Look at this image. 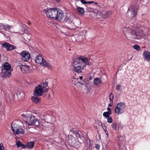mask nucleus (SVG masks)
<instances>
[{
  "label": "nucleus",
  "mask_w": 150,
  "mask_h": 150,
  "mask_svg": "<svg viewBox=\"0 0 150 150\" xmlns=\"http://www.w3.org/2000/svg\"><path fill=\"white\" fill-rule=\"evenodd\" d=\"M123 31L124 33H127V35H125L127 38L128 36L133 38L139 39L143 35L142 31L140 30L133 29L131 26H126L124 27Z\"/></svg>",
  "instance_id": "obj_1"
},
{
  "label": "nucleus",
  "mask_w": 150,
  "mask_h": 150,
  "mask_svg": "<svg viewBox=\"0 0 150 150\" xmlns=\"http://www.w3.org/2000/svg\"><path fill=\"white\" fill-rule=\"evenodd\" d=\"M83 63H81L79 59L74 62L73 64V70L78 73H81V70L85 68Z\"/></svg>",
  "instance_id": "obj_2"
},
{
  "label": "nucleus",
  "mask_w": 150,
  "mask_h": 150,
  "mask_svg": "<svg viewBox=\"0 0 150 150\" xmlns=\"http://www.w3.org/2000/svg\"><path fill=\"white\" fill-rule=\"evenodd\" d=\"M59 9L53 8L49 9L47 8L44 10L47 17L55 19L57 16V13Z\"/></svg>",
  "instance_id": "obj_3"
},
{
  "label": "nucleus",
  "mask_w": 150,
  "mask_h": 150,
  "mask_svg": "<svg viewBox=\"0 0 150 150\" xmlns=\"http://www.w3.org/2000/svg\"><path fill=\"white\" fill-rule=\"evenodd\" d=\"M126 106V105L124 103L120 102L118 103L115 109V112L118 114L123 113L125 111Z\"/></svg>",
  "instance_id": "obj_4"
},
{
  "label": "nucleus",
  "mask_w": 150,
  "mask_h": 150,
  "mask_svg": "<svg viewBox=\"0 0 150 150\" xmlns=\"http://www.w3.org/2000/svg\"><path fill=\"white\" fill-rule=\"evenodd\" d=\"M67 23V27L71 30L74 29L75 27V23L74 19L71 16H68L66 17V19L64 21Z\"/></svg>",
  "instance_id": "obj_5"
},
{
  "label": "nucleus",
  "mask_w": 150,
  "mask_h": 150,
  "mask_svg": "<svg viewBox=\"0 0 150 150\" xmlns=\"http://www.w3.org/2000/svg\"><path fill=\"white\" fill-rule=\"evenodd\" d=\"M57 13V16L55 19L59 21H64L66 19L67 16H68V15H64L63 11L60 9H59Z\"/></svg>",
  "instance_id": "obj_6"
},
{
  "label": "nucleus",
  "mask_w": 150,
  "mask_h": 150,
  "mask_svg": "<svg viewBox=\"0 0 150 150\" xmlns=\"http://www.w3.org/2000/svg\"><path fill=\"white\" fill-rule=\"evenodd\" d=\"M44 92L43 88L40 85H39L37 86L35 89L33 95L34 96H41Z\"/></svg>",
  "instance_id": "obj_7"
},
{
  "label": "nucleus",
  "mask_w": 150,
  "mask_h": 150,
  "mask_svg": "<svg viewBox=\"0 0 150 150\" xmlns=\"http://www.w3.org/2000/svg\"><path fill=\"white\" fill-rule=\"evenodd\" d=\"M39 120L36 118L34 116L31 115L29 122V126L33 125L37 127L39 125Z\"/></svg>",
  "instance_id": "obj_8"
},
{
  "label": "nucleus",
  "mask_w": 150,
  "mask_h": 150,
  "mask_svg": "<svg viewBox=\"0 0 150 150\" xmlns=\"http://www.w3.org/2000/svg\"><path fill=\"white\" fill-rule=\"evenodd\" d=\"M138 10V8L137 7L132 6L128 8L127 12L131 13L132 15V18H133L136 16Z\"/></svg>",
  "instance_id": "obj_9"
},
{
  "label": "nucleus",
  "mask_w": 150,
  "mask_h": 150,
  "mask_svg": "<svg viewBox=\"0 0 150 150\" xmlns=\"http://www.w3.org/2000/svg\"><path fill=\"white\" fill-rule=\"evenodd\" d=\"M11 71H7L4 69H2L1 72V77L4 79L9 78L11 76Z\"/></svg>",
  "instance_id": "obj_10"
},
{
  "label": "nucleus",
  "mask_w": 150,
  "mask_h": 150,
  "mask_svg": "<svg viewBox=\"0 0 150 150\" xmlns=\"http://www.w3.org/2000/svg\"><path fill=\"white\" fill-rule=\"evenodd\" d=\"M2 46L6 48L7 51L12 50L16 48L15 46L7 42H5L3 43Z\"/></svg>",
  "instance_id": "obj_11"
},
{
  "label": "nucleus",
  "mask_w": 150,
  "mask_h": 150,
  "mask_svg": "<svg viewBox=\"0 0 150 150\" xmlns=\"http://www.w3.org/2000/svg\"><path fill=\"white\" fill-rule=\"evenodd\" d=\"M20 122L17 121H14L11 124L12 130L13 132L21 127Z\"/></svg>",
  "instance_id": "obj_12"
},
{
  "label": "nucleus",
  "mask_w": 150,
  "mask_h": 150,
  "mask_svg": "<svg viewBox=\"0 0 150 150\" xmlns=\"http://www.w3.org/2000/svg\"><path fill=\"white\" fill-rule=\"evenodd\" d=\"M48 81H45V82H43L41 83L40 85H41L42 88H43V89L44 90V91L45 93L47 92L49 90V87L48 86Z\"/></svg>",
  "instance_id": "obj_13"
},
{
  "label": "nucleus",
  "mask_w": 150,
  "mask_h": 150,
  "mask_svg": "<svg viewBox=\"0 0 150 150\" xmlns=\"http://www.w3.org/2000/svg\"><path fill=\"white\" fill-rule=\"evenodd\" d=\"M143 55L144 59L148 61H150V52L145 51L143 52Z\"/></svg>",
  "instance_id": "obj_14"
},
{
  "label": "nucleus",
  "mask_w": 150,
  "mask_h": 150,
  "mask_svg": "<svg viewBox=\"0 0 150 150\" xmlns=\"http://www.w3.org/2000/svg\"><path fill=\"white\" fill-rule=\"evenodd\" d=\"M79 59L81 63H84L83 64L85 66V67L86 65H89L88 60L87 58L83 56H81L79 58Z\"/></svg>",
  "instance_id": "obj_15"
},
{
  "label": "nucleus",
  "mask_w": 150,
  "mask_h": 150,
  "mask_svg": "<svg viewBox=\"0 0 150 150\" xmlns=\"http://www.w3.org/2000/svg\"><path fill=\"white\" fill-rule=\"evenodd\" d=\"M39 96H34L31 98V100L33 102L35 103L38 104L40 103L41 100V98L39 97Z\"/></svg>",
  "instance_id": "obj_16"
},
{
  "label": "nucleus",
  "mask_w": 150,
  "mask_h": 150,
  "mask_svg": "<svg viewBox=\"0 0 150 150\" xmlns=\"http://www.w3.org/2000/svg\"><path fill=\"white\" fill-rule=\"evenodd\" d=\"M28 52L26 51H23L21 53V55L22 57V59L24 61H27L28 58Z\"/></svg>",
  "instance_id": "obj_17"
},
{
  "label": "nucleus",
  "mask_w": 150,
  "mask_h": 150,
  "mask_svg": "<svg viewBox=\"0 0 150 150\" xmlns=\"http://www.w3.org/2000/svg\"><path fill=\"white\" fill-rule=\"evenodd\" d=\"M17 95L18 98L19 100L23 99L25 96V94L23 91H18L17 93Z\"/></svg>",
  "instance_id": "obj_18"
},
{
  "label": "nucleus",
  "mask_w": 150,
  "mask_h": 150,
  "mask_svg": "<svg viewBox=\"0 0 150 150\" xmlns=\"http://www.w3.org/2000/svg\"><path fill=\"white\" fill-rule=\"evenodd\" d=\"M17 145L18 147H21L22 148L25 149L26 147L28 148V143H27L25 145H24L20 141H18L17 142Z\"/></svg>",
  "instance_id": "obj_19"
},
{
  "label": "nucleus",
  "mask_w": 150,
  "mask_h": 150,
  "mask_svg": "<svg viewBox=\"0 0 150 150\" xmlns=\"http://www.w3.org/2000/svg\"><path fill=\"white\" fill-rule=\"evenodd\" d=\"M11 67L10 64L8 62H5L4 63L3 65V67H2V69H4L7 71H11L12 69L11 70Z\"/></svg>",
  "instance_id": "obj_20"
},
{
  "label": "nucleus",
  "mask_w": 150,
  "mask_h": 150,
  "mask_svg": "<svg viewBox=\"0 0 150 150\" xmlns=\"http://www.w3.org/2000/svg\"><path fill=\"white\" fill-rule=\"evenodd\" d=\"M43 60L44 59L42 56L38 55L36 57L35 61L36 63L41 64V63H42Z\"/></svg>",
  "instance_id": "obj_21"
},
{
  "label": "nucleus",
  "mask_w": 150,
  "mask_h": 150,
  "mask_svg": "<svg viewBox=\"0 0 150 150\" xmlns=\"http://www.w3.org/2000/svg\"><path fill=\"white\" fill-rule=\"evenodd\" d=\"M13 132L14 133L16 134H23L24 133V130L21 127Z\"/></svg>",
  "instance_id": "obj_22"
},
{
  "label": "nucleus",
  "mask_w": 150,
  "mask_h": 150,
  "mask_svg": "<svg viewBox=\"0 0 150 150\" xmlns=\"http://www.w3.org/2000/svg\"><path fill=\"white\" fill-rule=\"evenodd\" d=\"M11 27L8 25H4L1 23L0 24V28L1 30H4L6 31L9 30Z\"/></svg>",
  "instance_id": "obj_23"
},
{
  "label": "nucleus",
  "mask_w": 150,
  "mask_h": 150,
  "mask_svg": "<svg viewBox=\"0 0 150 150\" xmlns=\"http://www.w3.org/2000/svg\"><path fill=\"white\" fill-rule=\"evenodd\" d=\"M20 68L23 73H27L28 71V66L27 65H22L20 66Z\"/></svg>",
  "instance_id": "obj_24"
},
{
  "label": "nucleus",
  "mask_w": 150,
  "mask_h": 150,
  "mask_svg": "<svg viewBox=\"0 0 150 150\" xmlns=\"http://www.w3.org/2000/svg\"><path fill=\"white\" fill-rule=\"evenodd\" d=\"M72 144L76 148L79 147L81 144L78 139H74L72 141Z\"/></svg>",
  "instance_id": "obj_25"
},
{
  "label": "nucleus",
  "mask_w": 150,
  "mask_h": 150,
  "mask_svg": "<svg viewBox=\"0 0 150 150\" xmlns=\"http://www.w3.org/2000/svg\"><path fill=\"white\" fill-rule=\"evenodd\" d=\"M102 83V81L101 79L96 78L94 79V84L95 85H98Z\"/></svg>",
  "instance_id": "obj_26"
},
{
  "label": "nucleus",
  "mask_w": 150,
  "mask_h": 150,
  "mask_svg": "<svg viewBox=\"0 0 150 150\" xmlns=\"http://www.w3.org/2000/svg\"><path fill=\"white\" fill-rule=\"evenodd\" d=\"M22 119L24 123H25L26 125H28V116L27 114H23L22 115Z\"/></svg>",
  "instance_id": "obj_27"
},
{
  "label": "nucleus",
  "mask_w": 150,
  "mask_h": 150,
  "mask_svg": "<svg viewBox=\"0 0 150 150\" xmlns=\"http://www.w3.org/2000/svg\"><path fill=\"white\" fill-rule=\"evenodd\" d=\"M91 141L90 140H88L86 142V146L88 148L91 149L92 147V144L91 143Z\"/></svg>",
  "instance_id": "obj_28"
},
{
  "label": "nucleus",
  "mask_w": 150,
  "mask_h": 150,
  "mask_svg": "<svg viewBox=\"0 0 150 150\" xmlns=\"http://www.w3.org/2000/svg\"><path fill=\"white\" fill-rule=\"evenodd\" d=\"M35 142L30 141L29 142V148L33 149L34 148Z\"/></svg>",
  "instance_id": "obj_29"
},
{
  "label": "nucleus",
  "mask_w": 150,
  "mask_h": 150,
  "mask_svg": "<svg viewBox=\"0 0 150 150\" xmlns=\"http://www.w3.org/2000/svg\"><path fill=\"white\" fill-rule=\"evenodd\" d=\"M111 114V113H110L109 112H106L103 113V116L105 117V118H107L110 117V115Z\"/></svg>",
  "instance_id": "obj_30"
},
{
  "label": "nucleus",
  "mask_w": 150,
  "mask_h": 150,
  "mask_svg": "<svg viewBox=\"0 0 150 150\" xmlns=\"http://www.w3.org/2000/svg\"><path fill=\"white\" fill-rule=\"evenodd\" d=\"M77 9L78 12L81 14H83L84 13V10L83 8L81 7H78Z\"/></svg>",
  "instance_id": "obj_31"
},
{
  "label": "nucleus",
  "mask_w": 150,
  "mask_h": 150,
  "mask_svg": "<svg viewBox=\"0 0 150 150\" xmlns=\"http://www.w3.org/2000/svg\"><path fill=\"white\" fill-rule=\"evenodd\" d=\"M133 48L137 51H139L140 50V46L137 45H135L133 46Z\"/></svg>",
  "instance_id": "obj_32"
},
{
  "label": "nucleus",
  "mask_w": 150,
  "mask_h": 150,
  "mask_svg": "<svg viewBox=\"0 0 150 150\" xmlns=\"http://www.w3.org/2000/svg\"><path fill=\"white\" fill-rule=\"evenodd\" d=\"M114 98L113 95L112 94L110 93V101L111 103H113V99Z\"/></svg>",
  "instance_id": "obj_33"
},
{
  "label": "nucleus",
  "mask_w": 150,
  "mask_h": 150,
  "mask_svg": "<svg viewBox=\"0 0 150 150\" xmlns=\"http://www.w3.org/2000/svg\"><path fill=\"white\" fill-rule=\"evenodd\" d=\"M74 134H76V136L77 137H79V138H81L82 137V136L79 134L78 131L77 130H76Z\"/></svg>",
  "instance_id": "obj_34"
},
{
  "label": "nucleus",
  "mask_w": 150,
  "mask_h": 150,
  "mask_svg": "<svg viewBox=\"0 0 150 150\" xmlns=\"http://www.w3.org/2000/svg\"><path fill=\"white\" fill-rule=\"evenodd\" d=\"M48 63L45 60H43L42 63H41V64H42L45 67H46V65L48 64Z\"/></svg>",
  "instance_id": "obj_35"
},
{
  "label": "nucleus",
  "mask_w": 150,
  "mask_h": 150,
  "mask_svg": "<svg viewBox=\"0 0 150 150\" xmlns=\"http://www.w3.org/2000/svg\"><path fill=\"white\" fill-rule=\"evenodd\" d=\"M107 121L109 123H111L112 122V117H109L108 118H107Z\"/></svg>",
  "instance_id": "obj_36"
},
{
  "label": "nucleus",
  "mask_w": 150,
  "mask_h": 150,
  "mask_svg": "<svg viewBox=\"0 0 150 150\" xmlns=\"http://www.w3.org/2000/svg\"><path fill=\"white\" fill-rule=\"evenodd\" d=\"M112 127L113 129L116 130L117 127L116 124L113 123L112 125Z\"/></svg>",
  "instance_id": "obj_37"
},
{
  "label": "nucleus",
  "mask_w": 150,
  "mask_h": 150,
  "mask_svg": "<svg viewBox=\"0 0 150 150\" xmlns=\"http://www.w3.org/2000/svg\"><path fill=\"white\" fill-rule=\"evenodd\" d=\"M112 13V12L111 11H108L106 12L105 13V15L106 16L108 17L109 16V15L111 14Z\"/></svg>",
  "instance_id": "obj_38"
},
{
  "label": "nucleus",
  "mask_w": 150,
  "mask_h": 150,
  "mask_svg": "<svg viewBox=\"0 0 150 150\" xmlns=\"http://www.w3.org/2000/svg\"><path fill=\"white\" fill-rule=\"evenodd\" d=\"M74 81L76 83H74L75 85H78V84H81V85H83V83H81L80 82L78 81L77 80H76V81Z\"/></svg>",
  "instance_id": "obj_39"
},
{
  "label": "nucleus",
  "mask_w": 150,
  "mask_h": 150,
  "mask_svg": "<svg viewBox=\"0 0 150 150\" xmlns=\"http://www.w3.org/2000/svg\"><path fill=\"white\" fill-rule=\"evenodd\" d=\"M118 137L119 140L121 142L124 140V138L123 137L121 136H118Z\"/></svg>",
  "instance_id": "obj_40"
},
{
  "label": "nucleus",
  "mask_w": 150,
  "mask_h": 150,
  "mask_svg": "<svg viewBox=\"0 0 150 150\" xmlns=\"http://www.w3.org/2000/svg\"><path fill=\"white\" fill-rule=\"evenodd\" d=\"M46 67H47L49 69H51L52 68V66L49 63L46 65Z\"/></svg>",
  "instance_id": "obj_41"
},
{
  "label": "nucleus",
  "mask_w": 150,
  "mask_h": 150,
  "mask_svg": "<svg viewBox=\"0 0 150 150\" xmlns=\"http://www.w3.org/2000/svg\"><path fill=\"white\" fill-rule=\"evenodd\" d=\"M4 147L2 144H0V150H4Z\"/></svg>",
  "instance_id": "obj_42"
},
{
  "label": "nucleus",
  "mask_w": 150,
  "mask_h": 150,
  "mask_svg": "<svg viewBox=\"0 0 150 150\" xmlns=\"http://www.w3.org/2000/svg\"><path fill=\"white\" fill-rule=\"evenodd\" d=\"M122 125L121 123H119L118 125V128L119 129L122 128Z\"/></svg>",
  "instance_id": "obj_43"
},
{
  "label": "nucleus",
  "mask_w": 150,
  "mask_h": 150,
  "mask_svg": "<svg viewBox=\"0 0 150 150\" xmlns=\"http://www.w3.org/2000/svg\"><path fill=\"white\" fill-rule=\"evenodd\" d=\"M81 2L83 4H87V2L84 0H81Z\"/></svg>",
  "instance_id": "obj_44"
},
{
  "label": "nucleus",
  "mask_w": 150,
  "mask_h": 150,
  "mask_svg": "<svg viewBox=\"0 0 150 150\" xmlns=\"http://www.w3.org/2000/svg\"><path fill=\"white\" fill-rule=\"evenodd\" d=\"M107 110H108V111H107L108 112H110V113H111L112 114V111H111V109L110 108V107H108L107 109Z\"/></svg>",
  "instance_id": "obj_45"
},
{
  "label": "nucleus",
  "mask_w": 150,
  "mask_h": 150,
  "mask_svg": "<svg viewBox=\"0 0 150 150\" xmlns=\"http://www.w3.org/2000/svg\"><path fill=\"white\" fill-rule=\"evenodd\" d=\"M121 87V85L120 84H118L116 86V88L118 90H120V88Z\"/></svg>",
  "instance_id": "obj_46"
},
{
  "label": "nucleus",
  "mask_w": 150,
  "mask_h": 150,
  "mask_svg": "<svg viewBox=\"0 0 150 150\" xmlns=\"http://www.w3.org/2000/svg\"><path fill=\"white\" fill-rule=\"evenodd\" d=\"M95 147L96 149H98L100 148V145L98 144H96Z\"/></svg>",
  "instance_id": "obj_47"
},
{
  "label": "nucleus",
  "mask_w": 150,
  "mask_h": 150,
  "mask_svg": "<svg viewBox=\"0 0 150 150\" xmlns=\"http://www.w3.org/2000/svg\"><path fill=\"white\" fill-rule=\"evenodd\" d=\"M104 127H105V129H104V128L103 129L105 131V132L106 133V134L108 135V131H106V127L105 125H104Z\"/></svg>",
  "instance_id": "obj_48"
},
{
  "label": "nucleus",
  "mask_w": 150,
  "mask_h": 150,
  "mask_svg": "<svg viewBox=\"0 0 150 150\" xmlns=\"http://www.w3.org/2000/svg\"><path fill=\"white\" fill-rule=\"evenodd\" d=\"M94 3V2L93 1H89L87 2V4H90Z\"/></svg>",
  "instance_id": "obj_49"
},
{
  "label": "nucleus",
  "mask_w": 150,
  "mask_h": 150,
  "mask_svg": "<svg viewBox=\"0 0 150 150\" xmlns=\"http://www.w3.org/2000/svg\"><path fill=\"white\" fill-rule=\"evenodd\" d=\"M75 131L76 130H74L73 129H72L70 130V132H72L74 133L75 132Z\"/></svg>",
  "instance_id": "obj_50"
},
{
  "label": "nucleus",
  "mask_w": 150,
  "mask_h": 150,
  "mask_svg": "<svg viewBox=\"0 0 150 150\" xmlns=\"http://www.w3.org/2000/svg\"><path fill=\"white\" fill-rule=\"evenodd\" d=\"M55 1H56L58 3H59L61 1L60 0H55Z\"/></svg>",
  "instance_id": "obj_51"
},
{
  "label": "nucleus",
  "mask_w": 150,
  "mask_h": 150,
  "mask_svg": "<svg viewBox=\"0 0 150 150\" xmlns=\"http://www.w3.org/2000/svg\"><path fill=\"white\" fill-rule=\"evenodd\" d=\"M112 104H111L109 103L108 104V106H109V107H112Z\"/></svg>",
  "instance_id": "obj_52"
},
{
  "label": "nucleus",
  "mask_w": 150,
  "mask_h": 150,
  "mask_svg": "<svg viewBox=\"0 0 150 150\" xmlns=\"http://www.w3.org/2000/svg\"><path fill=\"white\" fill-rule=\"evenodd\" d=\"M30 54L29 53V58H28L29 60L30 59Z\"/></svg>",
  "instance_id": "obj_53"
},
{
  "label": "nucleus",
  "mask_w": 150,
  "mask_h": 150,
  "mask_svg": "<svg viewBox=\"0 0 150 150\" xmlns=\"http://www.w3.org/2000/svg\"><path fill=\"white\" fill-rule=\"evenodd\" d=\"M83 78V76H81L80 77V79H82Z\"/></svg>",
  "instance_id": "obj_54"
},
{
  "label": "nucleus",
  "mask_w": 150,
  "mask_h": 150,
  "mask_svg": "<svg viewBox=\"0 0 150 150\" xmlns=\"http://www.w3.org/2000/svg\"><path fill=\"white\" fill-rule=\"evenodd\" d=\"M50 94H48V98H50Z\"/></svg>",
  "instance_id": "obj_55"
},
{
  "label": "nucleus",
  "mask_w": 150,
  "mask_h": 150,
  "mask_svg": "<svg viewBox=\"0 0 150 150\" xmlns=\"http://www.w3.org/2000/svg\"><path fill=\"white\" fill-rule=\"evenodd\" d=\"M94 3H95V4L96 5H97V4H98V3H96V2H94Z\"/></svg>",
  "instance_id": "obj_56"
},
{
  "label": "nucleus",
  "mask_w": 150,
  "mask_h": 150,
  "mask_svg": "<svg viewBox=\"0 0 150 150\" xmlns=\"http://www.w3.org/2000/svg\"><path fill=\"white\" fill-rule=\"evenodd\" d=\"M92 77H90L89 78V79H90V80H91L92 79Z\"/></svg>",
  "instance_id": "obj_57"
},
{
  "label": "nucleus",
  "mask_w": 150,
  "mask_h": 150,
  "mask_svg": "<svg viewBox=\"0 0 150 150\" xmlns=\"http://www.w3.org/2000/svg\"><path fill=\"white\" fill-rule=\"evenodd\" d=\"M104 128V129H105V127H104V126H103V129Z\"/></svg>",
  "instance_id": "obj_58"
},
{
  "label": "nucleus",
  "mask_w": 150,
  "mask_h": 150,
  "mask_svg": "<svg viewBox=\"0 0 150 150\" xmlns=\"http://www.w3.org/2000/svg\"><path fill=\"white\" fill-rule=\"evenodd\" d=\"M28 23H29V25L30 23V22H29Z\"/></svg>",
  "instance_id": "obj_59"
},
{
  "label": "nucleus",
  "mask_w": 150,
  "mask_h": 150,
  "mask_svg": "<svg viewBox=\"0 0 150 150\" xmlns=\"http://www.w3.org/2000/svg\"><path fill=\"white\" fill-rule=\"evenodd\" d=\"M1 105V103L0 102V106Z\"/></svg>",
  "instance_id": "obj_60"
},
{
  "label": "nucleus",
  "mask_w": 150,
  "mask_h": 150,
  "mask_svg": "<svg viewBox=\"0 0 150 150\" xmlns=\"http://www.w3.org/2000/svg\"><path fill=\"white\" fill-rule=\"evenodd\" d=\"M72 81L74 82V80H72Z\"/></svg>",
  "instance_id": "obj_61"
}]
</instances>
